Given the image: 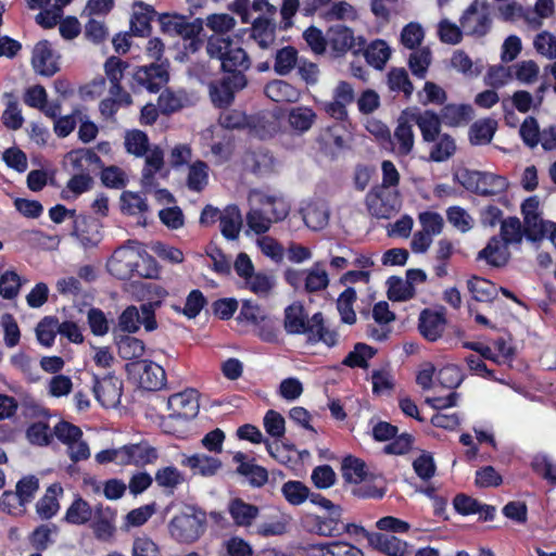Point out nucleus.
<instances>
[{"instance_id": "44", "label": "nucleus", "mask_w": 556, "mask_h": 556, "mask_svg": "<svg viewBox=\"0 0 556 556\" xmlns=\"http://www.w3.org/2000/svg\"><path fill=\"white\" fill-rule=\"evenodd\" d=\"M507 188L508 181L504 176L481 172L479 177V190L476 191V194L482 197L496 195L505 192Z\"/></svg>"}, {"instance_id": "2", "label": "nucleus", "mask_w": 556, "mask_h": 556, "mask_svg": "<svg viewBox=\"0 0 556 556\" xmlns=\"http://www.w3.org/2000/svg\"><path fill=\"white\" fill-rule=\"evenodd\" d=\"M108 268L119 279H127L134 274L154 278L159 274L155 261L137 245H118L108 262Z\"/></svg>"}, {"instance_id": "43", "label": "nucleus", "mask_w": 556, "mask_h": 556, "mask_svg": "<svg viewBox=\"0 0 556 556\" xmlns=\"http://www.w3.org/2000/svg\"><path fill=\"white\" fill-rule=\"evenodd\" d=\"M276 24L265 16H258L252 23V38L262 49L268 48L275 40Z\"/></svg>"}, {"instance_id": "8", "label": "nucleus", "mask_w": 556, "mask_h": 556, "mask_svg": "<svg viewBox=\"0 0 556 556\" xmlns=\"http://www.w3.org/2000/svg\"><path fill=\"white\" fill-rule=\"evenodd\" d=\"M140 311L141 313L134 305L128 306L118 317L119 329L124 332L134 333L139 330L140 325H143L147 331L155 330L157 324L152 304H142Z\"/></svg>"}, {"instance_id": "27", "label": "nucleus", "mask_w": 556, "mask_h": 556, "mask_svg": "<svg viewBox=\"0 0 556 556\" xmlns=\"http://www.w3.org/2000/svg\"><path fill=\"white\" fill-rule=\"evenodd\" d=\"M419 331L429 341L438 340L445 329L443 314L424 309L419 316Z\"/></svg>"}, {"instance_id": "23", "label": "nucleus", "mask_w": 556, "mask_h": 556, "mask_svg": "<svg viewBox=\"0 0 556 556\" xmlns=\"http://www.w3.org/2000/svg\"><path fill=\"white\" fill-rule=\"evenodd\" d=\"M442 122L448 127H460L469 124L473 116L475 111L470 104H444L440 111Z\"/></svg>"}, {"instance_id": "63", "label": "nucleus", "mask_w": 556, "mask_h": 556, "mask_svg": "<svg viewBox=\"0 0 556 556\" xmlns=\"http://www.w3.org/2000/svg\"><path fill=\"white\" fill-rule=\"evenodd\" d=\"M129 67V63L123 61L118 56H110L104 63L105 75L110 83L114 85L115 90H119V83L124 78L125 71Z\"/></svg>"}, {"instance_id": "30", "label": "nucleus", "mask_w": 556, "mask_h": 556, "mask_svg": "<svg viewBox=\"0 0 556 556\" xmlns=\"http://www.w3.org/2000/svg\"><path fill=\"white\" fill-rule=\"evenodd\" d=\"M119 207L123 215L139 216L142 224H146L144 214L149 211L147 199L139 192L125 190L119 197Z\"/></svg>"}, {"instance_id": "61", "label": "nucleus", "mask_w": 556, "mask_h": 556, "mask_svg": "<svg viewBox=\"0 0 556 556\" xmlns=\"http://www.w3.org/2000/svg\"><path fill=\"white\" fill-rule=\"evenodd\" d=\"M60 323L55 317H45L36 327L38 341L46 346H51L56 333H59Z\"/></svg>"}, {"instance_id": "7", "label": "nucleus", "mask_w": 556, "mask_h": 556, "mask_svg": "<svg viewBox=\"0 0 556 556\" xmlns=\"http://www.w3.org/2000/svg\"><path fill=\"white\" fill-rule=\"evenodd\" d=\"M168 409L170 414L163 420V428L167 432H174L172 427L174 420L188 421L199 413V403L193 391L177 393L168 397Z\"/></svg>"}, {"instance_id": "49", "label": "nucleus", "mask_w": 556, "mask_h": 556, "mask_svg": "<svg viewBox=\"0 0 556 556\" xmlns=\"http://www.w3.org/2000/svg\"><path fill=\"white\" fill-rule=\"evenodd\" d=\"M456 152L454 138L448 134H441L430 151V160L437 163L444 162L452 157Z\"/></svg>"}, {"instance_id": "52", "label": "nucleus", "mask_w": 556, "mask_h": 556, "mask_svg": "<svg viewBox=\"0 0 556 556\" xmlns=\"http://www.w3.org/2000/svg\"><path fill=\"white\" fill-rule=\"evenodd\" d=\"M510 258L508 245H485L477 256L478 261H484L493 267L505 266Z\"/></svg>"}, {"instance_id": "19", "label": "nucleus", "mask_w": 556, "mask_h": 556, "mask_svg": "<svg viewBox=\"0 0 556 556\" xmlns=\"http://www.w3.org/2000/svg\"><path fill=\"white\" fill-rule=\"evenodd\" d=\"M245 458L247 456L241 452L233 455V462L239 464L236 472L244 477L250 485L254 488L263 486L268 481L267 470L253 462H247Z\"/></svg>"}, {"instance_id": "26", "label": "nucleus", "mask_w": 556, "mask_h": 556, "mask_svg": "<svg viewBox=\"0 0 556 556\" xmlns=\"http://www.w3.org/2000/svg\"><path fill=\"white\" fill-rule=\"evenodd\" d=\"M307 554L308 556H364L358 547L342 541L311 544L307 547Z\"/></svg>"}, {"instance_id": "16", "label": "nucleus", "mask_w": 556, "mask_h": 556, "mask_svg": "<svg viewBox=\"0 0 556 556\" xmlns=\"http://www.w3.org/2000/svg\"><path fill=\"white\" fill-rule=\"evenodd\" d=\"M523 236L527 240L535 243L548 239L556 243V223L544 220L541 215L523 219Z\"/></svg>"}, {"instance_id": "58", "label": "nucleus", "mask_w": 556, "mask_h": 556, "mask_svg": "<svg viewBox=\"0 0 556 556\" xmlns=\"http://www.w3.org/2000/svg\"><path fill=\"white\" fill-rule=\"evenodd\" d=\"M367 475L366 464L364 460L348 456L342 464V476L348 482L359 483Z\"/></svg>"}, {"instance_id": "9", "label": "nucleus", "mask_w": 556, "mask_h": 556, "mask_svg": "<svg viewBox=\"0 0 556 556\" xmlns=\"http://www.w3.org/2000/svg\"><path fill=\"white\" fill-rule=\"evenodd\" d=\"M134 80L139 87L156 93L168 81V72L163 63H151L139 66L134 73Z\"/></svg>"}, {"instance_id": "18", "label": "nucleus", "mask_w": 556, "mask_h": 556, "mask_svg": "<svg viewBox=\"0 0 556 556\" xmlns=\"http://www.w3.org/2000/svg\"><path fill=\"white\" fill-rule=\"evenodd\" d=\"M181 465L188 467L193 475L213 477L218 472L223 464L217 457L204 453H195L190 456H184Z\"/></svg>"}, {"instance_id": "1", "label": "nucleus", "mask_w": 556, "mask_h": 556, "mask_svg": "<svg viewBox=\"0 0 556 556\" xmlns=\"http://www.w3.org/2000/svg\"><path fill=\"white\" fill-rule=\"evenodd\" d=\"M222 70L225 73L220 81L213 86L211 97L218 108H227L235 99V93L242 90L248 79L245 72L251 66V60L241 47H232L222 58Z\"/></svg>"}, {"instance_id": "54", "label": "nucleus", "mask_w": 556, "mask_h": 556, "mask_svg": "<svg viewBox=\"0 0 556 556\" xmlns=\"http://www.w3.org/2000/svg\"><path fill=\"white\" fill-rule=\"evenodd\" d=\"M298 50L292 46L277 50L275 55L274 70L278 75H288L296 65Z\"/></svg>"}, {"instance_id": "3", "label": "nucleus", "mask_w": 556, "mask_h": 556, "mask_svg": "<svg viewBox=\"0 0 556 556\" xmlns=\"http://www.w3.org/2000/svg\"><path fill=\"white\" fill-rule=\"evenodd\" d=\"M159 23L162 33L179 36L184 40V49L188 53H195L203 47L205 34L202 18L188 21V17L181 14L162 13Z\"/></svg>"}, {"instance_id": "35", "label": "nucleus", "mask_w": 556, "mask_h": 556, "mask_svg": "<svg viewBox=\"0 0 556 556\" xmlns=\"http://www.w3.org/2000/svg\"><path fill=\"white\" fill-rule=\"evenodd\" d=\"M242 227V216L239 207L235 204L226 206L219 223L222 235L227 240H236Z\"/></svg>"}, {"instance_id": "47", "label": "nucleus", "mask_w": 556, "mask_h": 556, "mask_svg": "<svg viewBox=\"0 0 556 556\" xmlns=\"http://www.w3.org/2000/svg\"><path fill=\"white\" fill-rule=\"evenodd\" d=\"M388 87L391 91L403 92L406 99H409L414 91L407 72L403 67H393L388 73Z\"/></svg>"}, {"instance_id": "34", "label": "nucleus", "mask_w": 556, "mask_h": 556, "mask_svg": "<svg viewBox=\"0 0 556 556\" xmlns=\"http://www.w3.org/2000/svg\"><path fill=\"white\" fill-rule=\"evenodd\" d=\"M62 494L63 488L59 483H53L47 489L46 494L36 504V511L41 519H50L58 513V497Z\"/></svg>"}, {"instance_id": "21", "label": "nucleus", "mask_w": 556, "mask_h": 556, "mask_svg": "<svg viewBox=\"0 0 556 556\" xmlns=\"http://www.w3.org/2000/svg\"><path fill=\"white\" fill-rule=\"evenodd\" d=\"M421 230L414 235L410 243H431V237L439 235L444 225L442 216L437 212L426 211L419 214Z\"/></svg>"}, {"instance_id": "62", "label": "nucleus", "mask_w": 556, "mask_h": 556, "mask_svg": "<svg viewBox=\"0 0 556 556\" xmlns=\"http://www.w3.org/2000/svg\"><path fill=\"white\" fill-rule=\"evenodd\" d=\"M431 63V52L428 48L414 51L408 59V67L417 78H425Z\"/></svg>"}, {"instance_id": "4", "label": "nucleus", "mask_w": 556, "mask_h": 556, "mask_svg": "<svg viewBox=\"0 0 556 556\" xmlns=\"http://www.w3.org/2000/svg\"><path fill=\"white\" fill-rule=\"evenodd\" d=\"M206 513L195 506L185 505L168 523L170 536L180 543H193L205 532Z\"/></svg>"}, {"instance_id": "31", "label": "nucleus", "mask_w": 556, "mask_h": 556, "mask_svg": "<svg viewBox=\"0 0 556 556\" xmlns=\"http://www.w3.org/2000/svg\"><path fill=\"white\" fill-rule=\"evenodd\" d=\"M228 511L235 525L239 527H250L260 514L257 506L245 503L241 498L230 501Z\"/></svg>"}, {"instance_id": "55", "label": "nucleus", "mask_w": 556, "mask_h": 556, "mask_svg": "<svg viewBox=\"0 0 556 556\" xmlns=\"http://www.w3.org/2000/svg\"><path fill=\"white\" fill-rule=\"evenodd\" d=\"M315 118V112L307 106L292 109L289 113L290 126L300 132L307 131L314 124Z\"/></svg>"}, {"instance_id": "41", "label": "nucleus", "mask_w": 556, "mask_h": 556, "mask_svg": "<svg viewBox=\"0 0 556 556\" xmlns=\"http://www.w3.org/2000/svg\"><path fill=\"white\" fill-rule=\"evenodd\" d=\"M308 340L324 342L328 346H334L338 342V333L325 326L321 313H316L311 318Z\"/></svg>"}, {"instance_id": "48", "label": "nucleus", "mask_w": 556, "mask_h": 556, "mask_svg": "<svg viewBox=\"0 0 556 556\" xmlns=\"http://www.w3.org/2000/svg\"><path fill=\"white\" fill-rule=\"evenodd\" d=\"M208 182V165L201 160L195 161L189 166L187 177L188 189L194 192H201Z\"/></svg>"}, {"instance_id": "12", "label": "nucleus", "mask_w": 556, "mask_h": 556, "mask_svg": "<svg viewBox=\"0 0 556 556\" xmlns=\"http://www.w3.org/2000/svg\"><path fill=\"white\" fill-rule=\"evenodd\" d=\"M115 517L116 514L110 507L97 505L91 519V529L94 538L101 542H110L115 535Z\"/></svg>"}, {"instance_id": "45", "label": "nucleus", "mask_w": 556, "mask_h": 556, "mask_svg": "<svg viewBox=\"0 0 556 556\" xmlns=\"http://www.w3.org/2000/svg\"><path fill=\"white\" fill-rule=\"evenodd\" d=\"M394 140L397 144L395 152L399 156H407L412 153L415 143V135L408 121H399L394 130Z\"/></svg>"}, {"instance_id": "15", "label": "nucleus", "mask_w": 556, "mask_h": 556, "mask_svg": "<svg viewBox=\"0 0 556 556\" xmlns=\"http://www.w3.org/2000/svg\"><path fill=\"white\" fill-rule=\"evenodd\" d=\"M301 215L307 228L319 231L329 223L330 210L323 199H314L301 208Z\"/></svg>"}, {"instance_id": "42", "label": "nucleus", "mask_w": 556, "mask_h": 556, "mask_svg": "<svg viewBox=\"0 0 556 556\" xmlns=\"http://www.w3.org/2000/svg\"><path fill=\"white\" fill-rule=\"evenodd\" d=\"M496 129L497 123L494 119L477 121L469 128V141L472 146L488 144L492 141Z\"/></svg>"}, {"instance_id": "60", "label": "nucleus", "mask_w": 556, "mask_h": 556, "mask_svg": "<svg viewBox=\"0 0 556 556\" xmlns=\"http://www.w3.org/2000/svg\"><path fill=\"white\" fill-rule=\"evenodd\" d=\"M355 300V290L348 288L340 294L337 301V307L340 313L341 320L345 324L353 325L356 321V314L353 309V303Z\"/></svg>"}, {"instance_id": "46", "label": "nucleus", "mask_w": 556, "mask_h": 556, "mask_svg": "<svg viewBox=\"0 0 556 556\" xmlns=\"http://www.w3.org/2000/svg\"><path fill=\"white\" fill-rule=\"evenodd\" d=\"M8 99L1 121L8 129L17 130L23 126L24 117L17 98L12 92H5Z\"/></svg>"}, {"instance_id": "37", "label": "nucleus", "mask_w": 556, "mask_h": 556, "mask_svg": "<svg viewBox=\"0 0 556 556\" xmlns=\"http://www.w3.org/2000/svg\"><path fill=\"white\" fill-rule=\"evenodd\" d=\"M93 184V178L89 173H76L68 179L60 197L65 201L75 200L83 193L91 190Z\"/></svg>"}, {"instance_id": "20", "label": "nucleus", "mask_w": 556, "mask_h": 556, "mask_svg": "<svg viewBox=\"0 0 556 556\" xmlns=\"http://www.w3.org/2000/svg\"><path fill=\"white\" fill-rule=\"evenodd\" d=\"M123 454L124 465L134 464L136 466H146L155 463L159 457L156 448L146 441L137 444L124 445Z\"/></svg>"}, {"instance_id": "53", "label": "nucleus", "mask_w": 556, "mask_h": 556, "mask_svg": "<svg viewBox=\"0 0 556 556\" xmlns=\"http://www.w3.org/2000/svg\"><path fill=\"white\" fill-rule=\"evenodd\" d=\"M376 354V350L365 343H356L354 349L345 356L342 364L355 368H367L368 361Z\"/></svg>"}, {"instance_id": "5", "label": "nucleus", "mask_w": 556, "mask_h": 556, "mask_svg": "<svg viewBox=\"0 0 556 556\" xmlns=\"http://www.w3.org/2000/svg\"><path fill=\"white\" fill-rule=\"evenodd\" d=\"M365 203L370 215L377 218H390L400 211L402 200L396 189L372 187L366 194Z\"/></svg>"}, {"instance_id": "38", "label": "nucleus", "mask_w": 556, "mask_h": 556, "mask_svg": "<svg viewBox=\"0 0 556 556\" xmlns=\"http://www.w3.org/2000/svg\"><path fill=\"white\" fill-rule=\"evenodd\" d=\"M361 53L366 62L377 70H382L391 55L389 46L382 39H376L368 46L365 45Z\"/></svg>"}, {"instance_id": "28", "label": "nucleus", "mask_w": 556, "mask_h": 556, "mask_svg": "<svg viewBox=\"0 0 556 556\" xmlns=\"http://www.w3.org/2000/svg\"><path fill=\"white\" fill-rule=\"evenodd\" d=\"M368 540L375 549L388 556H405L407 553V543L394 535L372 533Z\"/></svg>"}, {"instance_id": "10", "label": "nucleus", "mask_w": 556, "mask_h": 556, "mask_svg": "<svg viewBox=\"0 0 556 556\" xmlns=\"http://www.w3.org/2000/svg\"><path fill=\"white\" fill-rule=\"evenodd\" d=\"M405 114L408 121L414 122L418 126L425 142H434L441 135L442 117L434 111L425 110L420 112L415 108L413 112L405 111Z\"/></svg>"}, {"instance_id": "36", "label": "nucleus", "mask_w": 556, "mask_h": 556, "mask_svg": "<svg viewBox=\"0 0 556 556\" xmlns=\"http://www.w3.org/2000/svg\"><path fill=\"white\" fill-rule=\"evenodd\" d=\"M139 10L135 11L130 20V30L132 35L147 37L151 34V22L156 14L153 7L140 2Z\"/></svg>"}, {"instance_id": "14", "label": "nucleus", "mask_w": 556, "mask_h": 556, "mask_svg": "<svg viewBox=\"0 0 556 556\" xmlns=\"http://www.w3.org/2000/svg\"><path fill=\"white\" fill-rule=\"evenodd\" d=\"M122 388V381L114 376H106L101 380L94 377V396L104 407H115L119 404Z\"/></svg>"}, {"instance_id": "13", "label": "nucleus", "mask_w": 556, "mask_h": 556, "mask_svg": "<svg viewBox=\"0 0 556 556\" xmlns=\"http://www.w3.org/2000/svg\"><path fill=\"white\" fill-rule=\"evenodd\" d=\"M31 65L37 74L46 77H51L59 72V65L53 59V50L48 40L42 39L35 45L31 54Z\"/></svg>"}, {"instance_id": "29", "label": "nucleus", "mask_w": 556, "mask_h": 556, "mask_svg": "<svg viewBox=\"0 0 556 556\" xmlns=\"http://www.w3.org/2000/svg\"><path fill=\"white\" fill-rule=\"evenodd\" d=\"M260 210L274 223L283 220L290 212L289 202L281 195L263 194L260 200Z\"/></svg>"}, {"instance_id": "33", "label": "nucleus", "mask_w": 556, "mask_h": 556, "mask_svg": "<svg viewBox=\"0 0 556 556\" xmlns=\"http://www.w3.org/2000/svg\"><path fill=\"white\" fill-rule=\"evenodd\" d=\"M477 13L478 5L477 1H475L465 10L459 22L467 34L481 37L489 31L491 27V20L488 14H482L478 17L477 22L472 24L471 16Z\"/></svg>"}, {"instance_id": "24", "label": "nucleus", "mask_w": 556, "mask_h": 556, "mask_svg": "<svg viewBox=\"0 0 556 556\" xmlns=\"http://www.w3.org/2000/svg\"><path fill=\"white\" fill-rule=\"evenodd\" d=\"M265 96L277 103H294L300 97V90L290 83L282 79L268 81L264 87Z\"/></svg>"}, {"instance_id": "6", "label": "nucleus", "mask_w": 556, "mask_h": 556, "mask_svg": "<svg viewBox=\"0 0 556 556\" xmlns=\"http://www.w3.org/2000/svg\"><path fill=\"white\" fill-rule=\"evenodd\" d=\"M328 46L333 56L341 58L349 51L357 55L364 50L366 39L362 36L355 37L352 28L345 25H333L327 30Z\"/></svg>"}, {"instance_id": "57", "label": "nucleus", "mask_w": 556, "mask_h": 556, "mask_svg": "<svg viewBox=\"0 0 556 556\" xmlns=\"http://www.w3.org/2000/svg\"><path fill=\"white\" fill-rule=\"evenodd\" d=\"M125 147L128 153L135 156H144L149 151L148 135L139 129L130 130L125 137Z\"/></svg>"}, {"instance_id": "17", "label": "nucleus", "mask_w": 556, "mask_h": 556, "mask_svg": "<svg viewBox=\"0 0 556 556\" xmlns=\"http://www.w3.org/2000/svg\"><path fill=\"white\" fill-rule=\"evenodd\" d=\"M102 224L99 219L88 215H77L73 220L72 235L80 243H99L102 239L100 230Z\"/></svg>"}, {"instance_id": "25", "label": "nucleus", "mask_w": 556, "mask_h": 556, "mask_svg": "<svg viewBox=\"0 0 556 556\" xmlns=\"http://www.w3.org/2000/svg\"><path fill=\"white\" fill-rule=\"evenodd\" d=\"M285 329L290 334L306 333L308 336L311 319L301 303L295 302L285 309Z\"/></svg>"}, {"instance_id": "32", "label": "nucleus", "mask_w": 556, "mask_h": 556, "mask_svg": "<svg viewBox=\"0 0 556 556\" xmlns=\"http://www.w3.org/2000/svg\"><path fill=\"white\" fill-rule=\"evenodd\" d=\"M454 508L462 515L479 514L484 520L493 518L495 507L480 504L477 500L465 494H458L453 501Z\"/></svg>"}, {"instance_id": "50", "label": "nucleus", "mask_w": 556, "mask_h": 556, "mask_svg": "<svg viewBox=\"0 0 556 556\" xmlns=\"http://www.w3.org/2000/svg\"><path fill=\"white\" fill-rule=\"evenodd\" d=\"M116 344L118 355L127 361L140 358L146 351L143 341L126 334L122 336Z\"/></svg>"}, {"instance_id": "11", "label": "nucleus", "mask_w": 556, "mask_h": 556, "mask_svg": "<svg viewBox=\"0 0 556 556\" xmlns=\"http://www.w3.org/2000/svg\"><path fill=\"white\" fill-rule=\"evenodd\" d=\"M127 368H131L138 372L139 383L146 390H160L165 386V370L162 366L154 362L141 361L127 365Z\"/></svg>"}, {"instance_id": "64", "label": "nucleus", "mask_w": 556, "mask_h": 556, "mask_svg": "<svg viewBox=\"0 0 556 556\" xmlns=\"http://www.w3.org/2000/svg\"><path fill=\"white\" fill-rule=\"evenodd\" d=\"M248 231H252L255 235H264L274 223L264 212L260 208H252L248 212L247 217Z\"/></svg>"}, {"instance_id": "40", "label": "nucleus", "mask_w": 556, "mask_h": 556, "mask_svg": "<svg viewBox=\"0 0 556 556\" xmlns=\"http://www.w3.org/2000/svg\"><path fill=\"white\" fill-rule=\"evenodd\" d=\"M467 289L477 302H491L497 295L496 286L488 279L472 276L467 280Z\"/></svg>"}, {"instance_id": "22", "label": "nucleus", "mask_w": 556, "mask_h": 556, "mask_svg": "<svg viewBox=\"0 0 556 556\" xmlns=\"http://www.w3.org/2000/svg\"><path fill=\"white\" fill-rule=\"evenodd\" d=\"M346 129L336 123L325 128L319 135V143L321 149L334 156L338 152L346 148Z\"/></svg>"}, {"instance_id": "39", "label": "nucleus", "mask_w": 556, "mask_h": 556, "mask_svg": "<svg viewBox=\"0 0 556 556\" xmlns=\"http://www.w3.org/2000/svg\"><path fill=\"white\" fill-rule=\"evenodd\" d=\"M94 508L83 497H76L66 510L64 520L74 526H84L91 521Z\"/></svg>"}, {"instance_id": "56", "label": "nucleus", "mask_w": 556, "mask_h": 556, "mask_svg": "<svg viewBox=\"0 0 556 556\" xmlns=\"http://www.w3.org/2000/svg\"><path fill=\"white\" fill-rule=\"evenodd\" d=\"M388 298L391 301H406L415 295V288L406 279L392 276L387 281Z\"/></svg>"}, {"instance_id": "59", "label": "nucleus", "mask_w": 556, "mask_h": 556, "mask_svg": "<svg viewBox=\"0 0 556 556\" xmlns=\"http://www.w3.org/2000/svg\"><path fill=\"white\" fill-rule=\"evenodd\" d=\"M502 243H521L523 226L517 216H509L501 224Z\"/></svg>"}, {"instance_id": "51", "label": "nucleus", "mask_w": 556, "mask_h": 556, "mask_svg": "<svg viewBox=\"0 0 556 556\" xmlns=\"http://www.w3.org/2000/svg\"><path fill=\"white\" fill-rule=\"evenodd\" d=\"M154 479L160 488L167 490L170 494L185 482L184 475L174 466L157 469Z\"/></svg>"}]
</instances>
